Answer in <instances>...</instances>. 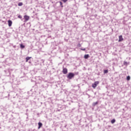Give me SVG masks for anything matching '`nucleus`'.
Instances as JSON below:
<instances>
[{"label": "nucleus", "instance_id": "1", "mask_svg": "<svg viewBox=\"0 0 131 131\" xmlns=\"http://www.w3.org/2000/svg\"><path fill=\"white\" fill-rule=\"evenodd\" d=\"M75 75L73 73H69V74L67 76V77L69 79H72V78H73V77L75 76Z\"/></svg>", "mask_w": 131, "mask_h": 131}, {"label": "nucleus", "instance_id": "2", "mask_svg": "<svg viewBox=\"0 0 131 131\" xmlns=\"http://www.w3.org/2000/svg\"><path fill=\"white\" fill-rule=\"evenodd\" d=\"M99 83H100V82L99 81H95L94 82V83H93L92 84V88H93V89H96V88H97V85H98V84H99Z\"/></svg>", "mask_w": 131, "mask_h": 131}, {"label": "nucleus", "instance_id": "3", "mask_svg": "<svg viewBox=\"0 0 131 131\" xmlns=\"http://www.w3.org/2000/svg\"><path fill=\"white\" fill-rule=\"evenodd\" d=\"M24 19H25V22H27V21H28V20H29V19L30 18V17H29V16L28 15H25L24 16Z\"/></svg>", "mask_w": 131, "mask_h": 131}, {"label": "nucleus", "instance_id": "4", "mask_svg": "<svg viewBox=\"0 0 131 131\" xmlns=\"http://www.w3.org/2000/svg\"><path fill=\"white\" fill-rule=\"evenodd\" d=\"M68 73V70H67V68H63L62 70V73L63 74H67Z\"/></svg>", "mask_w": 131, "mask_h": 131}, {"label": "nucleus", "instance_id": "5", "mask_svg": "<svg viewBox=\"0 0 131 131\" xmlns=\"http://www.w3.org/2000/svg\"><path fill=\"white\" fill-rule=\"evenodd\" d=\"M123 37H122V35H120L119 36V40H118V42H121V41H123Z\"/></svg>", "mask_w": 131, "mask_h": 131}, {"label": "nucleus", "instance_id": "6", "mask_svg": "<svg viewBox=\"0 0 131 131\" xmlns=\"http://www.w3.org/2000/svg\"><path fill=\"white\" fill-rule=\"evenodd\" d=\"M8 26H9V27H11V26H12V24H13V22L11 20H9L8 21Z\"/></svg>", "mask_w": 131, "mask_h": 131}, {"label": "nucleus", "instance_id": "7", "mask_svg": "<svg viewBox=\"0 0 131 131\" xmlns=\"http://www.w3.org/2000/svg\"><path fill=\"white\" fill-rule=\"evenodd\" d=\"M38 129H39V128H40V127H41L42 126V123H41V122H39L38 123Z\"/></svg>", "mask_w": 131, "mask_h": 131}, {"label": "nucleus", "instance_id": "8", "mask_svg": "<svg viewBox=\"0 0 131 131\" xmlns=\"http://www.w3.org/2000/svg\"><path fill=\"white\" fill-rule=\"evenodd\" d=\"M84 59H89V58H90V55H89V54H85V55L84 56Z\"/></svg>", "mask_w": 131, "mask_h": 131}, {"label": "nucleus", "instance_id": "9", "mask_svg": "<svg viewBox=\"0 0 131 131\" xmlns=\"http://www.w3.org/2000/svg\"><path fill=\"white\" fill-rule=\"evenodd\" d=\"M30 59H31V57H27L26 58V62H28L29 60H30Z\"/></svg>", "mask_w": 131, "mask_h": 131}, {"label": "nucleus", "instance_id": "10", "mask_svg": "<svg viewBox=\"0 0 131 131\" xmlns=\"http://www.w3.org/2000/svg\"><path fill=\"white\" fill-rule=\"evenodd\" d=\"M115 121H116L115 119H113V120H111V123L112 124L115 123Z\"/></svg>", "mask_w": 131, "mask_h": 131}, {"label": "nucleus", "instance_id": "11", "mask_svg": "<svg viewBox=\"0 0 131 131\" xmlns=\"http://www.w3.org/2000/svg\"><path fill=\"white\" fill-rule=\"evenodd\" d=\"M18 6L19 7H21V6H23V3L20 2V3H18Z\"/></svg>", "mask_w": 131, "mask_h": 131}, {"label": "nucleus", "instance_id": "12", "mask_svg": "<svg viewBox=\"0 0 131 131\" xmlns=\"http://www.w3.org/2000/svg\"><path fill=\"white\" fill-rule=\"evenodd\" d=\"M96 105H98V102H94V103H93V106L94 107H95V106H96Z\"/></svg>", "mask_w": 131, "mask_h": 131}, {"label": "nucleus", "instance_id": "13", "mask_svg": "<svg viewBox=\"0 0 131 131\" xmlns=\"http://www.w3.org/2000/svg\"><path fill=\"white\" fill-rule=\"evenodd\" d=\"M20 47L21 49H24V48H25V46H24V45H22V44H20Z\"/></svg>", "mask_w": 131, "mask_h": 131}, {"label": "nucleus", "instance_id": "14", "mask_svg": "<svg viewBox=\"0 0 131 131\" xmlns=\"http://www.w3.org/2000/svg\"><path fill=\"white\" fill-rule=\"evenodd\" d=\"M103 72H104V74H106V73H108V70H104L103 71Z\"/></svg>", "mask_w": 131, "mask_h": 131}, {"label": "nucleus", "instance_id": "15", "mask_svg": "<svg viewBox=\"0 0 131 131\" xmlns=\"http://www.w3.org/2000/svg\"><path fill=\"white\" fill-rule=\"evenodd\" d=\"M126 79H127V80H130V77L129 76H127Z\"/></svg>", "mask_w": 131, "mask_h": 131}, {"label": "nucleus", "instance_id": "16", "mask_svg": "<svg viewBox=\"0 0 131 131\" xmlns=\"http://www.w3.org/2000/svg\"><path fill=\"white\" fill-rule=\"evenodd\" d=\"M128 63H127V62H126V61L124 62V65H128Z\"/></svg>", "mask_w": 131, "mask_h": 131}, {"label": "nucleus", "instance_id": "17", "mask_svg": "<svg viewBox=\"0 0 131 131\" xmlns=\"http://www.w3.org/2000/svg\"><path fill=\"white\" fill-rule=\"evenodd\" d=\"M18 18H19V19H22V16L19 15L18 16Z\"/></svg>", "mask_w": 131, "mask_h": 131}, {"label": "nucleus", "instance_id": "18", "mask_svg": "<svg viewBox=\"0 0 131 131\" xmlns=\"http://www.w3.org/2000/svg\"><path fill=\"white\" fill-rule=\"evenodd\" d=\"M77 47H79V48H80V47H81V45H80V43H78L77 45Z\"/></svg>", "mask_w": 131, "mask_h": 131}, {"label": "nucleus", "instance_id": "19", "mask_svg": "<svg viewBox=\"0 0 131 131\" xmlns=\"http://www.w3.org/2000/svg\"><path fill=\"white\" fill-rule=\"evenodd\" d=\"M59 4H60V6H61V7L63 8V5H62V2H59Z\"/></svg>", "mask_w": 131, "mask_h": 131}, {"label": "nucleus", "instance_id": "20", "mask_svg": "<svg viewBox=\"0 0 131 131\" xmlns=\"http://www.w3.org/2000/svg\"><path fill=\"white\" fill-rule=\"evenodd\" d=\"M81 51H85V48L84 49H81Z\"/></svg>", "mask_w": 131, "mask_h": 131}, {"label": "nucleus", "instance_id": "21", "mask_svg": "<svg viewBox=\"0 0 131 131\" xmlns=\"http://www.w3.org/2000/svg\"><path fill=\"white\" fill-rule=\"evenodd\" d=\"M63 3H66V1H63Z\"/></svg>", "mask_w": 131, "mask_h": 131}]
</instances>
